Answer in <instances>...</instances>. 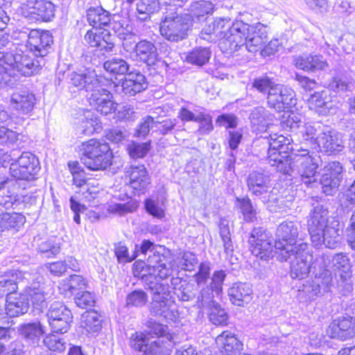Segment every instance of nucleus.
Here are the masks:
<instances>
[{
  "label": "nucleus",
  "instance_id": "nucleus-1",
  "mask_svg": "<svg viewBox=\"0 0 355 355\" xmlns=\"http://www.w3.org/2000/svg\"><path fill=\"white\" fill-rule=\"evenodd\" d=\"M140 251L144 254L148 251L152 253L147 259V268H143L141 270V277L152 295L150 311L155 315L175 321L178 313L175 300L171 295V287L157 279V277L164 279L172 275L174 263L171 252L162 245H155L149 240L143 241Z\"/></svg>",
  "mask_w": 355,
  "mask_h": 355
},
{
  "label": "nucleus",
  "instance_id": "nucleus-2",
  "mask_svg": "<svg viewBox=\"0 0 355 355\" xmlns=\"http://www.w3.org/2000/svg\"><path fill=\"white\" fill-rule=\"evenodd\" d=\"M267 27L257 23L250 25L243 20L232 21L229 17H218L207 24L201 32L203 40L212 41L219 37V47L227 55L243 49L255 53L267 42Z\"/></svg>",
  "mask_w": 355,
  "mask_h": 355
},
{
  "label": "nucleus",
  "instance_id": "nucleus-3",
  "mask_svg": "<svg viewBox=\"0 0 355 355\" xmlns=\"http://www.w3.org/2000/svg\"><path fill=\"white\" fill-rule=\"evenodd\" d=\"M267 139L269 146L268 159L269 164L285 174L296 172L306 185L315 181L317 168L321 162L319 156L310 155L307 150H295L293 139L282 135L270 134Z\"/></svg>",
  "mask_w": 355,
  "mask_h": 355
},
{
  "label": "nucleus",
  "instance_id": "nucleus-4",
  "mask_svg": "<svg viewBox=\"0 0 355 355\" xmlns=\"http://www.w3.org/2000/svg\"><path fill=\"white\" fill-rule=\"evenodd\" d=\"M315 279L304 285L302 290L312 300L318 295L331 291L334 281L331 270L334 272L337 287L343 295L353 291L352 281V265L350 259L345 253H338L331 257L324 254L315 259L313 266Z\"/></svg>",
  "mask_w": 355,
  "mask_h": 355
},
{
  "label": "nucleus",
  "instance_id": "nucleus-5",
  "mask_svg": "<svg viewBox=\"0 0 355 355\" xmlns=\"http://www.w3.org/2000/svg\"><path fill=\"white\" fill-rule=\"evenodd\" d=\"M211 266L209 262H202L198 266V272L193 275L198 295L196 303L198 307L209 310V318L215 325L224 326L227 324L228 315L214 298L223 292V285L227 276L225 270L214 271L210 276Z\"/></svg>",
  "mask_w": 355,
  "mask_h": 355
},
{
  "label": "nucleus",
  "instance_id": "nucleus-6",
  "mask_svg": "<svg viewBox=\"0 0 355 355\" xmlns=\"http://www.w3.org/2000/svg\"><path fill=\"white\" fill-rule=\"evenodd\" d=\"M71 83L80 90L90 92L89 104L95 107L97 112L107 115L114 112L117 104L112 101V94L106 89L103 78L96 71L89 68L80 69L71 74Z\"/></svg>",
  "mask_w": 355,
  "mask_h": 355
},
{
  "label": "nucleus",
  "instance_id": "nucleus-7",
  "mask_svg": "<svg viewBox=\"0 0 355 355\" xmlns=\"http://www.w3.org/2000/svg\"><path fill=\"white\" fill-rule=\"evenodd\" d=\"M327 209L322 205L315 206L310 214L308 220V230L312 243L315 247L324 245L326 248L334 249L337 246L339 239V225L338 221L328 223Z\"/></svg>",
  "mask_w": 355,
  "mask_h": 355
},
{
  "label": "nucleus",
  "instance_id": "nucleus-8",
  "mask_svg": "<svg viewBox=\"0 0 355 355\" xmlns=\"http://www.w3.org/2000/svg\"><path fill=\"white\" fill-rule=\"evenodd\" d=\"M187 0H157L162 5L163 14L160 22L159 31L167 40L178 42L185 38L191 24L187 15L177 13V7H181Z\"/></svg>",
  "mask_w": 355,
  "mask_h": 355
},
{
  "label": "nucleus",
  "instance_id": "nucleus-9",
  "mask_svg": "<svg viewBox=\"0 0 355 355\" xmlns=\"http://www.w3.org/2000/svg\"><path fill=\"white\" fill-rule=\"evenodd\" d=\"M42 64V59L34 57L27 51L17 49L15 53L0 51V75L5 84L8 83L9 78L16 76V72L24 76L33 75Z\"/></svg>",
  "mask_w": 355,
  "mask_h": 355
},
{
  "label": "nucleus",
  "instance_id": "nucleus-10",
  "mask_svg": "<svg viewBox=\"0 0 355 355\" xmlns=\"http://www.w3.org/2000/svg\"><path fill=\"white\" fill-rule=\"evenodd\" d=\"M247 185L251 194L259 197L272 212L284 211L291 205L290 200H285L282 196L277 195V189L272 187L270 177L263 173H250Z\"/></svg>",
  "mask_w": 355,
  "mask_h": 355
},
{
  "label": "nucleus",
  "instance_id": "nucleus-11",
  "mask_svg": "<svg viewBox=\"0 0 355 355\" xmlns=\"http://www.w3.org/2000/svg\"><path fill=\"white\" fill-rule=\"evenodd\" d=\"M80 151L83 164L91 171L105 170L112 163V152L103 139H91L83 142Z\"/></svg>",
  "mask_w": 355,
  "mask_h": 355
},
{
  "label": "nucleus",
  "instance_id": "nucleus-12",
  "mask_svg": "<svg viewBox=\"0 0 355 355\" xmlns=\"http://www.w3.org/2000/svg\"><path fill=\"white\" fill-rule=\"evenodd\" d=\"M281 261H289L291 265V277L293 279H303L306 278L310 272H313L315 260L313 261V254L309 250V246L306 243H302L298 244V249L292 251V254L285 259H279ZM315 277L310 282H306L303 284L302 288H299L300 295L306 296L308 299L309 297L306 294L302 291L304 285L311 283Z\"/></svg>",
  "mask_w": 355,
  "mask_h": 355
},
{
  "label": "nucleus",
  "instance_id": "nucleus-13",
  "mask_svg": "<svg viewBox=\"0 0 355 355\" xmlns=\"http://www.w3.org/2000/svg\"><path fill=\"white\" fill-rule=\"evenodd\" d=\"M297 236L298 227L295 222L286 220L279 224L274 245L277 259H285L292 254V251L298 249Z\"/></svg>",
  "mask_w": 355,
  "mask_h": 355
},
{
  "label": "nucleus",
  "instance_id": "nucleus-14",
  "mask_svg": "<svg viewBox=\"0 0 355 355\" xmlns=\"http://www.w3.org/2000/svg\"><path fill=\"white\" fill-rule=\"evenodd\" d=\"M9 171L11 176L17 180L32 181L37 178L40 164L34 154L24 152L12 162Z\"/></svg>",
  "mask_w": 355,
  "mask_h": 355
},
{
  "label": "nucleus",
  "instance_id": "nucleus-15",
  "mask_svg": "<svg viewBox=\"0 0 355 355\" xmlns=\"http://www.w3.org/2000/svg\"><path fill=\"white\" fill-rule=\"evenodd\" d=\"M55 8L49 0H28L21 6L20 13L31 22L50 21L55 17Z\"/></svg>",
  "mask_w": 355,
  "mask_h": 355
},
{
  "label": "nucleus",
  "instance_id": "nucleus-16",
  "mask_svg": "<svg viewBox=\"0 0 355 355\" xmlns=\"http://www.w3.org/2000/svg\"><path fill=\"white\" fill-rule=\"evenodd\" d=\"M46 318L52 332L61 334L68 331L73 321L71 311L60 302L50 305Z\"/></svg>",
  "mask_w": 355,
  "mask_h": 355
},
{
  "label": "nucleus",
  "instance_id": "nucleus-17",
  "mask_svg": "<svg viewBox=\"0 0 355 355\" xmlns=\"http://www.w3.org/2000/svg\"><path fill=\"white\" fill-rule=\"evenodd\" d=\"M248 243L252 253L261 259L267 260L275 253L272 240L268 232L263 227H255L251 232Z\"/></svg>",
  "mask_w": 355,
  "mask_h": 355
},
{
  "label": "nucleus",
  "instance_id": "nucleus-18",
  "mask_svg": "<svg viewBox=\"0 0 355 355\" xmlns=\"http://www.w3.org/2000/svg\"><path fill=\"white\" fill-rule=\"evenodd\" d=\"M267 101L269 107L278 112L290 110L297 103L293 89L279 84L269 89Z\"/></svg>",
  "mask_w": 355,
  "mask_h": 355
},
{
  "label": "nucleus",
  "instance_id": "nucleus-19",
  "mask_svg": "<svg viewBox=\"0 0 355 355\" xmlns=\"http://www.w3.org/2000/svg\"><path fill=\"white\" fill-rule=\"evenodd\" d=\"M314 141L319 150L327 155H336L344 148L342 135L327 127L322 128Z\"/></svg>",
  "mask_w": 355,
  "mask_h": 355
},
{
  "label": "nucleus",
  "instance_id": "nucleus-20",
  "mask_svg": "<svg viewBox=\"0 0 355 355\" xmlns=\"http://www.w3.org/2000/svg\"><path fill=\"white\" fill-rule=\"evenodd\" d=\"M29 308L28 299L23 291L8 295L6 297L5 311L0 309V323L8 324L10 318L18 317L26 313Z\"/></svg>",
  "mask_w": 355,
  "mask_h": 355
},
{
  "label": "nucleus",
  "instance_id": "nucleus-21",
  "mask_svg": "<svg viewBox=\"0 0 355 355\" xmlns=\"http://www.w3.org/2000/svg\"><path fill=\"white\" fill-rule=\"evenodd\" d=\"M52 43L53 38L49 32L35 29L29 32L26 47L27 51L32 53L34 57L43 60Z\"/></svg>",
  "mask_w": 355,
  "mask_h": 355
},
{
  "label": "nucleus",
  "instance_id": "nucleus-22",
  "mask_svg": "<svg viewBox=\"0 0 355 355\" xmlns=\"http://www.w3.org/2000/svg\"><path fill=\"white\" fill-rule=\"evenodd\" d=\"M85 42L102 54L110 53L114 47V37L105 28H92L85 35Z\"/></svg>",
  "mask_w": 355,
  "mask_h": 355
},
{
  "label": "nucleus",
  "instance_id": "nucleus-23",
  "mask_svg": "<svg viewBox=\"0 0 355 355\" xmlns=\"http://www.w3.org/2000/svg\"><path fill=\"white\" fill-rule=\"evenodd\" d=\"M327 334L330 338L341 340L355 337V318L347 315L334 320L329 326Z\"/></svg>",
  "mask_w": 355,
  "mask_h": 355
},
{
  "label": "nucleus",
  "instance_id": "nucleus-24",
  "mask_svg": "<svg viewBox=\"0 0 355 355\" xmlns=\"http://www.w3.org/2000/svg\"><path fill=\"white\" fill-rule=\"evenodd\" d=\"M129 185L135 194L144 193L150 183V176L144 164H132L127 171Z\"/></svg>",
  "mask_w": 355,
  "mask_h": 355
},
{
  "label": "nucleus",
  "instance_id": "nucleus-25",
  "mask_svg": "<svg viewBox=\"0 0 355 355\" xmlns=\"http://www.w3.org/2000/svg\"><path fill=\"white\" fill-rule=\"evenodd\" d=\"M35 104V96L28 90L16 91L11 96L10 105L21 114L30 115Z\"/></svg>",
  "mask_w": 355,
  "mask_h": 355
},
{
  "label": "nucleus",
  "instance_id": "nucleus-26",
  "mask_svg": "<svg viewBox=\"0 0 355 355\" xmlns=\"http://www.w3.org/2000/svg\"><path fill=\"white\" fill-rule=\"evenodd\" d=\"M216 343L225 355H238L243 350V345L236 334L230 331H224L216 338Z\"/></svg>",
  "mask_w": 355,
  "mask_h": 355
},
{
  "label": "nucleus",
  "instance_id": "nucleus-27",
  "mask_svg": "<svg viewBox=\"0 0 355 355\" xmlns=\"http://www.w3.org/2000/svg\"><path fill=\"white\" fill-rule=\"evenodd\" d=\"M102 129L103 126L100 119L90 110L85 111L76 124V131L87 136L99 133Z\"/></svg>",
  "mask_w": 355,
  "mask_h": 355
},
{
  "label": "nucleus",
  "instance_id": "nucleus-28",
  "mask_svg": "<svg viewBox=\"0 0 355 355\" xmlns=\"http://www.w3.org/2000/svg\"><path fill=\"white\" fill-rule=\"evenodd\" d=\"M274 116L263 107H255L251 112L250 120L253 132L265 133L272 125Z\"/></svg>",
  "mask_w": 355,
  "mask_h": 355
},
{
  "label": "nucleus",
  "instance_id": "nucleus-29",
  "mask_svg": "<svg viewBox=\"0 0 355 355\" xmlns=\"http://www.w3.org/2000/svg\"><path fill=\"white\" fill-rule=\"evenodd\" d=\"M26 217L17 212L0 214V236L5 232L16 233L24 226Z\"/></svg>",
  "mask_w": 355,
  "mask_h": 355
},
{
  "label": "nucleus",
  "instance_id": "nucleus-30",
  "mask_svg": "<svg viewBox=\"0 0 355 355\" xmlns=\"http://www.w3.org/2000/svg\"><path fill=\"white\" fill-rule=\"evenodd\" d=\"M252 289L248 283L237 282L228 289L230 301L235 305L243 306L252 300Z\"/></svg>",
  "mask_w": 355,
  "mask_h": 355
},
{
  "label": "nucleus",
  "instance_id": "nucleus-31",
  "mask_svg": "<svg viewBox=\"0 0 355 355\" xmlns=\"http://www.w3.org/2000/svg\"><path fill=\"white\" fill-rule=\"evenodd\" d=\"M11 123V116L0 105V144L12 145L18 140L19 135L8 128Z\"/></svg>",
  "mask_w": 355,
  "mask_h": 355
},
{
  "label": "nucleus",
  "instance_id": "nucleus-32",
  "mask_svg": "<svg viewBox=\"0 0 355 355\" xmlns=\"http://www.w3.org/2000/svg\"><path fill=\"white\" fill-rule=\"evenodd\" d=\"M148 84L145 76L139 71H132L127 74L122 83L123 92L130 96H134L147 88Z\"/></svg>",
  "mask_w": 355,
  "mask_h": 355
},
{
  "label": "nucleus",
  "instance_id": "nucleus-33",
  "mask_svg": "<svg viewBox=\"0 0 355 355\" xmlns=\"http://www.w3.org/2000/svg\"><path fill=\"white\" fill-rule=\"evenodd\" d=\"M295 67L303 71H313L315 70L324 69L327 62L319 55L302 54L294 59Z\"/></svg>",
  "mask_w": 355,
  "mask_h": 355
},
{
  "label": "nucleus",
  "instance_id": "nucleus-34",
  "mask_svg": "<svg viewBox=\"0 0 355 355\" xmlns=\"http://www.w3.org/2000/svg\"><path fill=\"white\" fill-rule=\"evenodd\" d=\"M137 60L148 66L154 65L157 60V48L153 43L147 40H141L135 46Z\"/></svg>",
  "mask_w": 355,
  "mask_h": 355
},
{
  "label": "nucleus",
  "instance_id": "nucleus-35",
  "mask_svg": "<svg viewBox=\"0 0 355 355\" xmlns=\"http://www.w3.org/2000/svg\"><path fill=\"white\" fill-rule=\"evenodd\" d=\"M214 3L208 0H198L193 1L189 7V13L187 14L190 17L191 21H203L208 15L212 14L214 10Z\"/></svg>",
  "mask_w": 355,
  "mask_h": 355
},
{
  "label": "nucleus",
  "instance_id": "nucleus-36",
  "mask_svg": "<svg viewBox=\"0 0 355 355\" xmlns=\"http://www.w3.org/2000/svg\"><path fill=\"white\" fill-rule=\"evenodd\" d=\"M328 91L322 90L311 94L307 99L310 110H315L319 114H327L331 107Z\"/></svg>",
  "mask_w": 355,
  "mask_h": 355
},
{
  "label": "nucleus",
  "instance_id": "nucleus-37",
  "mask_svg": "<svg viewBox=\"0 0 355 355\" xmlns=\"http://www.w3.org/2000/svg\"><path fill=\"white\" fill-rule=\"evenodd\" d=\"M87 19L93 28H103L110 24L111 15L102 7H92L87 10Z\"/></svg>",
  "mask_w": 355,
  "mask_h": 355
},
{
  "label": "nucleus",
  "instance_id": "nucleus-38",
  "mask_svg": "<svg viewBox=\"0 0 355 355\" xmlns=\"http://www.w3.org/2000/svg\"><path fill=\"white\" fill-rule=\"evenodd\" d=\"M24 292L35 310L40 312L46 306V297L43 287L31 286L26 288Z\"/></svg>",
  "mask_w": 355,
  "mask_h": 355
},
{
  "label": "nucleus",
  "instance_id": "nucleus-39",
  "mask_svg": "<svg viewBox=\"0 0 355 355\" xmlns=\"http://www.w3.org/2000/svg\"><path fill=\"white\" fill-rule=\"evenodd\" d=\"M173 346L172 336H166V340L159 338L148 343L145 355H169Z\"/></svg>",
  "mask_w": 355,
  "mask_h": 355
},
{
  "label": "nucleus",
  "instance_id": "nucleus-40",
  "mask_svg": "<svg viewBox=\"0 0 355 355\" xmlns=\"http://www.w3.org/2000/svg\"><path fill=\"white\" fill-rule=\"evenodd\" d=\"M229 223L230 222L227 218H221L218 224L219 234L223 242L225 259H227L232 257L234 250V243L231 238Z\"/></svg>",
  "mask_w": 355,
  "mask_h": 355
},
{
  "label": "nucleus",
  "instance_id": "nucleus-41",
  "mask_svg": "<svg viewBox=\"0 0 355 355\" xmlns=\"http://www.w3.org/2000/svg\"><path fill=\"white\" fill-rule=\"evenodd\" d=\"M324 127L319 123H305L301 125L296 134L301 137L303 141H309L311 144H315V135H318Z\"/></svg>",
  "mask_w": 355,
  "mask_h": 355
},
{
  "label": "nucleus",
  "instance_id": "nucleus-42",
  "mask_svg": "<svg viewBox=\"0 0 355 355\" xmlns=\"http://www.w3.org/2000/svg\"><path fill=\"white\" fill-rule=\"evenodd\" d=\"M20 331L21 335L33 345L38 343L44 333V329L40 322L25 324L21 327Z\"/></svg>",
  "mask_w": 355,
  "mask_h": 355
},
{
  "label": "nucleus",
  "instance_id": "nucleus-43",
  "mask_svg": "<svg viewBox=\"0 0 355 355\" xmlns=\"http://www.w3.org/2000/svg\"><path fill=\"white\" fill-rule=\"evenodd\" d=\"M211 54V53L209 48L198 47L187 53L186 60L190 64L202 66L209 62Z\"/></svg>",
  "mask_w": 355,
  "mask_h": 355
},
{
  "label": "nucleus",
  "instance_id": "nucleus-44",
  "mask_svg": "<svg viewBox=\"0 0 355 355\" xmlns=\"http://www.w3.org/2000/svg\"><path fill=\"white\" fill-rule=\"evenodd\" d=\"M81 326L89 333H96L101 329L99 314L94 311H87L81 316Z\"/></svg>",
  "mask_w": 355,
  "mask_h": 355
},
{
  "label": "nucleus",
  "instance_id": "nucleus-45",
  "mask_svg": "<svg viewBox=\"0 0 355 355\" xmlns=\"http://www.w3.org/2000/svg\"><path fill=\"white\" fill-rule=\"evenodd\" d=\"M104 69L113 75H124L129 70V64L125 60L113 58L104 62Z\"/></svg>",
  "mask_w": 355,
  "mask_h": 355
},
{
  "label": "nucleus",
  "instance_id": "nucleus-46",
  "mask_svg": "<svg viewBox=\"0 0 355 355\" xmlns=\"http://www.w3.org/2000/svg\"><path fill=\"white\" fill-rule=\"evenodd\" d=\"M15 181L8 178H0V205L6 209L15 208V197L12 195L3 196L6 187L12 185Z\"/></svg>",
  "mask_w": 355,
  "mask_h": 355
},
{
  "label": "nucleus",
  "instance_id": "nucleus-47",
  "mask_svg": "<svg viewBox=\"0 0 355 355\" xmlns=\"http://www.w3.org/2000/svg\"><path fill=\"white\" fill-rule=\"evenodd\" d=\"M17 278L13 274L10 275V273H6L4 275L0 276V296L3 297L8 295H12L16 292L17 289V284L16 282Z\"/></svg>",
  "mask_w": 355,
  "mask_h": 355
},
{
  "label": "nucleus",
  "instance_id": "nucleus-48",
  "mask_svg": "<svg viewBox=\"0 0 355 355\" xmlns=\"http://www.w3.org/2000/svg\"><path fill=\"white\" fill-rule=\"evenodd\" d=\"M137 203L133 201H129L125 203L110 202L107 205V210L110 214L122 216L133 212L137 209Z\"/></svg>",
  "mask_w": 355,
  "mask_h": 355
},
{
  "label": "nucleus",
  "instance_id": "nucleus-49",
  "mask_svg": "<svg viewBox=\"0 0 355 355\" xmlns=\"http://www.w3.org/2000/svg\"><path fill=\"white\" fill-rule=\"evenodd\" d=\"M284 112V114L282 120V127L290 128L292 131L295 130L297 131L302 123V116L300 114L289 112V110Z\"/></svg>",
  "mask_w": 355,
  "mask_h": 355
},
{
  "label": "nucleus",
  "instance_id": "nucleus-50",
  "mask_svg": "<svg viewBox=\"0 0 355 355\" xmlns=\"http://www.w3.org/2000/svg\"><path fill=\"white\" fill-rule=\"evenodd\" d=\"M178 123L179 121L176 119H167L161 122L156 121L154 131H158L163 135L171 133L174 130L179 131L182 129V125H179Z\"/></svg>",
  "mask_w": 355,
  "mask_h": 355
},
{
  "label": "nucleus",
  "instance_id": "nucleus-51",
  "mask_svg": "<svg viewBox=\"0 0 355 355\" xmlns=\"http://www.w3.org/2000/svg\"><path fill=\"white\" fill-rule=\"evenodd\" d=\"M148 302V295L142 290H135L130 293L126 297L128 307H141Z\"/></svg>",
  "mask_w": 355,
  "mask_h": 355
},
{
  "label": "nucleus",
  "instance_id": "nucleus-52",
  "mask_svg": "<svg viewBox=\"0 0 355 355\" xmlns=\"http://www.w3.org/2000/svg\"><path fill=\"white\" fill-rule=\"evenodd\" d=\"M237 206L241 209L244 219L252 222L256 218V210L253 208L251 200L248 198H236Z\"/></svg>",
  "mask_w": 355,
  "mask_h": 355
},
{
  "label": "nucleus",
  "instance_id": "nucleus-53",
  "mask_svg": "<svg viewBox=\"0 0 355 355\" xmlns=\"http://www.w3.org/2000/svg\"><path fill=\"white\" fill-rule=\"evenodd\" d=\"M172 259L173 260V263H174V267L172 272L179 268L184 270L192 271L194 270L196 266L198 263L195 254L189 252H184L182 254L180 260L179 261V263L177 265H175V259L173 258Z\"/></svg>",
  "mask_w": 355,
  "mask_h": 355
},
{
  "label": "nucleus",
  "instance_id": "nucleus-54",
  "mask_svg": "<svg viewBox=\"0 0 355 355\" xmlns=\"http://www.w3.org/2000/svg\"><path fill=\"white\" fill-rule=\"evenodd\" d=\"M149 340L147 336L143 332H135L132 335L130 339V347L139 352L146 354V349H147Z\"/></svg>",
  "mask_w": 355,
  "mask_h": 355
},
{
  "label": "nucleus",
  "instance_id": "nucleus-55",
  "mask_svg": "<svg viewBox=\"0 0 355 355\" xmlns=\"http://www.w3.org/2000/svg\"><path fill=\"white\" fill-rule=\"evenodd\" d=\"M44 343L51 351L63 352L66 348V342L62 337L54 334H49L44 339Z\"/></svg>",
  "mask_w": 355,
  "mask_h": 355
},
{
  "label": "nucleus",
  "instance_id": "nucleus-56",
  "mask_svg": "<svg viewBox=\"0 0 355 355\" xmlns=\"http://www.w3.org/2000/svg\"><path fill=\"white\" fill-rule=\"evenodd\" d=\"M147 327L148 329V334L152 336H155L157 338H163L166 339V336H172L168 332L167 326L157 322L154 320H149L148 322Z\"/></svg>",
  "mask_w": 355,
  "mask_h": 355
},
{
  "label": "nucleus",
  "instance_id": "nucleus-57",
  "mask_svg": "<svg viewBox=\"0 0 355 355\" xmlns=\"http://www.w3.org/2000/svg\"><path fill=\"white\" fill-rule=\"evenodd\" d=\"M340 180V178L322 174L320 179V184L322 185L323 192L326 195H333L334 191H336L338 187Z\"/></svg>",
  "mask_w": 355,
  "mask_h": 355
},
{
  "label": "nucleus",
  "instance_id": "nucleus-58",
  "mask_svg": "<svg viewBox=\"0 0 355 355\" xmlns=\"http://www.w3.org/2000/svg\"><path fill=\"white\" fill-rule=\"evenodd\" d=\"M196 122L199 123L198 132L200 135L209 134L213 130L211 116L204 112H199Z\"/></svg>",
  "mask_w": 355,
  "mask_h": 355
},
{
  "label": "nucleus",
  "instance_id": "nucleus-59",
  "mask_svg": "<svg viewBox=\"0 0 355 355\" xmlns=\"http://www.w3.org/2000/svg\"><path fill=\"white\" fill-rule=\"evenodd\" d=\"M150 148V142L136 143L132 142L128 146V151L131 157L141 158L144 157L149 151Z\"/></svg>",
  "mask_w": 355,
  "mask_h": 355
},
{
  "label": "nucleus",
  "instance_id": "nucleus-60",
  "mask_svg": "<svg viewBox=\"0 0 355 355\" xmlns=\"http://www.w3.org/2000/svg\"><path fill=\"white\" fill-rule=\"evenodd\" d=\"M114 254L120 263L131 262L136 257L135 255H130L128 248L121 242L114 245Z\"/></svg>",
  "mask_w": 355,
  "mask_h": 355
},
{
  "label": "nucleus",
  "instance_id": "nucleus-61",
  "mask_svg": "<svg viewBox=\"0 0 355 355\" xmlns=\"http://www.w3.org/2000/svg\"><path fill=\"white\" fill-rule=\"evenodd\" d=\"M155 123L156 121L154 118L150 116L144 117L136 130V136L139 137H145L150 129L153 130L155 129Z\"/></svg>",
  "mask_w": 355,
  "mask_h": 355
},
{
  "label": "nucleus",
  "instance_id": "nucleus-62",
  "mask_svg": "<svg viewBox=\"0 0 355 355\" xmlns=\"http://www.w3.org/2000/svg\"><path fill=\"white\" fill-rule=\"evenodd\" d=\"M75 302L78 307L86 309L92 306L94 304L95 300L91 293L83 291L76 294Z\"/></svg>",
  "mask_w": 355,
  "mask_h": 355
},
{
  "label": "nucleus",
  "instance_id": "nucleus-63",
  "mask_svg": "<svg viewBox=\"0 0 355 355\" xmlns=\"http://www.w3.org/2000/svg\"><path fill=\"white\" fill-rule=\"evenodd\" d=\"M193 286L192 285L186 284L181 285L177 290L175 294L178 299L182 302H189L195 300L196 293L193 291Z\"/></svg>",
  "mask_w": 355,
  "mask_h": 355
},
{
  "label": "nucleus",
  "instance_id": "nucleus-64",
  "mask_svg": "<svg viewBox=\"0 0 355 355\" xmlns=\"http://www.w3.org/2000/svg\"><path fill=\"white\" fill-rule=\"evenodd\" d=\"M275 85L269 78L264 76L254 79L252 87L261 93L268 94L269 89Z\"/></svg>",
  "mask_w": 355,
  "mask_h": 355
}]
</instances>
